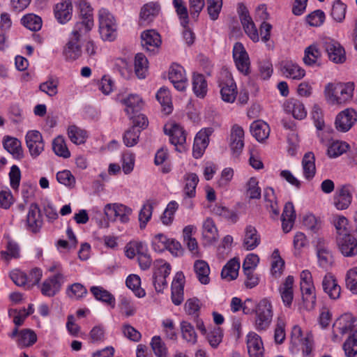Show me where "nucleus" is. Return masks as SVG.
<instances>
[{"label":"nucleus","mask_w":357,"mask_h":357,"mask_svg":"<svg viewBox=\"0 0 357 357\" xmlns=\"http://www.w3.org/2000/svg\"><path fill=\"white\" fill-rule=\"evenodd\" d=\"M142 45L149 52H154L161 44L160 34L155 30H146L141 35Z\"/></svg>","instance_id":"nucleus-26"},{"label":"nucleus","mask_w":357,"mask_h":357,"mask_svg":"<svg viewBox=\"0 0 357 357\" xmlns=\"http://www.w3.org/2000/svg\"><path fill=\"white\" fill-rule=\"evenodd\" d=\"M356 322V319L351 314L342 316L334 325V332L342 335L350 333Z\"/></svg>","instance_id":"nucleus-33"},{"label":"nucleus","mask_w":357,"mask_h":357,"mask_svg":"<svg viewBox=\"0 0 357 357\" xmlns=\"http://www.w3.org/2000/svg\"><path fill=\"white\" fill-rule=\"evenodd\" d=\"M54 16L60 24H66L72 17V0H61L54 8Z\"/></svg>","instance_id":"nucleus-20"},{"label":"nucleus","mask_w":357,"mask_h":357,"mask_svg":"<svg viewBox=\"0 0 357 357\" xmlns=\"http://www.w3.org/2000/svg\"><path fill=\"white\" fill-rule=\"evenodd\" d=\"M233 58L237 69L243 75L250 73L249 56L241 43H236L233 47Z\"/></svg>","instance_id":"nucleus-11"},{"label":"nucleus","mask_w":357,"mask_h":357,"mask_svg":"<svg viewBox=\"0 0 357 357\" xmlns=\"http://www.w3.org/2000/svg\"><path fill=\"white\" fill-rule=\"evenodd\" d=\"M90 292L96 300L110 306L112 308L115 307L116 299L114 296L102 287L92 286L90 288Z\"/></svg>","instance_id":"nucleus-31"},{"label":"nucleus","mask_w":357,"mask_h":357,"mask_svg":"<svg viewBox=\"0 0 357 357\" xmlns=\"http://www.w3.org/2000/svg\"><path fill=\"white\" fill-rule=\"evenodd\" d=\"M322 288L328 296L332 300H337L341 295V287L335 277L331 273H327L322 280Z\"/></svg>","instance_id":"nucleus-21"},{"label":"nucleus","mask_w":357,"mask_h":357,"mask_svg":"<svg viewBox=\"0 0 357 357\" xmlns=\"http://www.w3.org/2000/svg\"><path fill=\"white\" fill-rule=\"evenodd\" d=\"M230 146L231 150L239 154L244 146V130L238 125H234L231 130Z\"/></svg>","instance_id":"nucleus-28"},{"label":"nucleus","mask_w":357,"mask_h":357,"mask_svg":"<svg viewBox=\"0 0 357 357\" xmlns=\"http://www.w3.org/2000/svg\"><path fill=\"white\" fill-rule=\"evenodd\" d=\"M264 198L266 208L272 213V218L278 217L280 214V210L274 190L272 188H266L264 192Z\"/></svg>","instance_id":"nucleus-40"},{"label":"nucleus","mask_w":357,"mask_h":357,"mask_svg":"<svg viewBox=\"0 0 357 357\" xmlns=\"http://www.w3.org/2000/svg\"><path fill=\"white\" fill-rule=\"evenodd\" d=\"M260 243V236L252 225H247L243 240V246L247 250H252Z\"/></svg>","instance_id":"nucleus-30"},{"label":"nucleus","mask_w":357,"mask_h":357,"mask_svg":"<svg viewBox=\"0 0 357 357\" xmlns=\"http://www.w3.org/2000/svg\"><path fill=\"white\" fill-rule=\"evenodd\" d=\"M356 121V112L351 108H347L337 115L335 126L338 131L346 132L350 130Z\"/></svg>","instance_id":"nucleus-13"},{"label":"nucleus","mask_w":357,"mask_h":357,"mask_svg":"<svg viewBox=\"0 0 357 357\" xmlns=\"http://www.w3.org/2000/svg\"><path fill=\"white\" fill-rule=\"evenodd\" d=\"M220 94L222 100L227 102H234L237 95L236 85L230 75H227L226 79L220 83Z\"/></svg>","instance_id":"nucleus-24"},{"label":"nucleus","mask_w":357,"mask_h":357,"mask_svg":"<svg viewBox=\"0 0 357 357\" xmlns=\"http://www.w3.org/2000/svg\"><path fill=\"white\" fill-rule=\"evenodd\" d=\"M63 283V275L57 273L44 280L40 287L41 293L45 296L53 297L60 291Z\"/></svg>","instance_id":"nucleus-12"},{"label":"nucleus","mask_w":357,"mask_h":357,"mask_svg":"<svg viewBox=\"0 0 357 357\" xmlns=\"http://www.w3.org/2000/svg\"><path fill=\"white\" fill-rule=\"evenodd\" d=\"M315 250L319 267L325 271L329 270L334 263V256L327 242L323 238H318Z\"/></svg>","instance_id":"nucleus-5"},{"label":"nucleus","mask_w":357,"mask_h":357,"mask_svg":"<svg viewBox=\"0 0 357 357\" xmlns=\"http://www.w3.org/2000/svg\"><path fill=\"white\" fill-rule=\"evenodd\" d=\"M169 79L174 88L179 91L185 90L188 84V79L185 70L178 64H173L169 70Z\"/></svg>","instance_id":"nucleus-17"},{"label":"nucleus","mask_w":357,"mask_h":357,"mask_svg":"<svg viewBox=\"0 0 357 357\" xmlns=\"http://www.w3.org/2000/svg\"><path fill=\"white\" fill-rule=\"evenodd\" d=\"M202 236L207 244L214 243L218 239V229L213 220L210 218H206L203 222Z\"/></svg>","instance_id":"nucleus-32"},{"label":"nucleus","mask_w":357,"mask_h":357,"mask_svg":"<svg viewBox=\"0 0 357 357\" xmlns=\"http://www.w3.org/2000/svg\"><path fill=\"white\" fill-rule=\"evenodd\" d=\"M246 344L250 357H264V344L258 334L250 332L246 335Z\"/></svg>","instance_id":"nucleus-18"},{"label":"nucleus","mask_w":357,"mask_h":357,"mask_svg":"<svg viewBox=\"0 0 357 357\" xmlns=\"http://www.w3.org/2000/svg\"><path fill=\"white\" fill-rule=\"evenodd\" d=\"M291 339L293 344L301 346L304 354L306 355L310 354L313 344V339L311 334H307L305 337H303L301 327L294 326L291 331Z\"/></svg>","instance_id":"nucleus-16"},{"label":"nucleus","mask_w":357,"mask_h":357,"mask_svg":"<svg viewBox=\"0 0 357 357\" xmlns=\"http://www.w3.org/2000/svg\"><path fill=\"white\" fill-rule=\"evenodd\" d=\"M254 327L258 332L268 330L272 322L273 311L271 302L267 298L261 299L255 309Z\"/></svg>","instance_id":"nucleus-2"},{"label":"nucleus","mask_w":357,"mask_h":357,"mask_svg":"<svg viewBox=\"0 0 357 357\" xmlns=\"http://www.w3.org/2000/svg\"><path fill=\"white\" fill-rule=\"evenodd\" d=\"M321 55V52L316 45H310L305 50L303 60L306 66L312 67L317 65L319 66L318 61Z\"/></svg>","instance_id":"nucleus-42"},{"label":"nucleus","mask_w":357,"mask_h":357,"mask_svg":"<svg viewBox=\"0 0 357 357\" xmlns=\"http://www.w3.org/2000/svg\"><path fill=\"white\" fill-rule=\"evenodd\" d=\"M250 132L257 141L263 142L270 135V128L268 124L265 121L258 120L252 123Z\"/></svg>","instance_id":"nucleus-36"},{"label":"nucleus","mask_w":357,"mask_h":357,"mask_svg":"<svg viewBox=\"0 0 357 357\" xmlns=\"http://www.w3.org/2000/svg\"><path fill=\"white\" fill-rule=\"evenodd\" d=\"M240 264L236 259L229 261L221 271V277L227 281L236 279L238 276Z\"/></svg>","instance_id":"nucleus-41"},{"label":"nucleus","mask_w":357,"mask_h":357,"mask_svg":"<svg viewBox=\"0 0 357 357\" xmlns=\"http://www.w3.org/2000/svg\"><path fill=\"white\" fill-rule=\"evenodd\" d=\"M192 90L199 98H204L207 92V83L204 75L194 74L192 78Z\"/></svg>","instance_id":"nucleus-44"},{"label":"nucleus","mask_w":357,"mask_h":357,"mask_svg":"<svg viewBox=\"0 0 357 357\" xmlns=\"http://www.w3.org/2000/svg\"><path fill=\"white\" fill-rule=\"evenodd\" d=\"M343 349L347 357L357 356V331L351 334L343 344Z\"/></svg>","instance_id":"nucleus-52"},{"label":"nucleus","mask_w":357,"mask_h":357,"mask_svg":"<svg viewBox=\"0 0 357 357\" xmlns=\"http://www.w3.org/2000/svg\"><path fill=\"white\" fill-rule=\"evenodd\" d=\"M324 45L331 61L335 63H342L346 61L344 49L337 41L327 38Z\"/></svg>","instance_id":"nucleus-14"},{"label":"nucleus","mask_w":357,"mask_h":357,"mask_svg":"<svg viewBox=\"0 0 357 357\" xmlns=\"http://www.w3.org/2000/svg\"><path fill=\"white\" fill-rule=\"evenodd\" d=\"M164 131L169 136L170 142L174 145H182L186 141V134L183 128L176 123H169L165 126Z\"/></svg>","instance_id":"nucleus-19"},{"label":"nucleus","mask_w":357,"mask_h":357,"mask_svg":"<svg viewBox=\"0 0 357 357\" xmlns=\"http://www.w3.org/2000/svg\"><path fill=\"white\" fill-rule=\"evenodd\" d=\"M160 11V6L156 3H149L144 5L140 12V19L146 23H149L157 16Z\"/></svg>","instance_id":"nucleus-43"},{"label":"nucleus","mask_w":357,"mask_h":357,"mask_svg":"<svg viewBox=\"0 0 357 357\" xmlns=\"http://www.w3.org/2000/svg\"><path fill=\"white\" fill-rule=\"evenodd\" d=\"M301 163L303 176L307 180H311L316 174L314 154L311 151L305 153L303 157Z\"/></svg>","instance_id":"nucleus-34"},{"label":"nucleus","mask_w":357,"mask_h":357,"mask_svg":"<svg viewBox=\"0 0 357 357\" xmlns=\"http://www.w3.org/2000/svg\"><path fill=\"white\" fill-rule=\"evenodd\" d=\"M337 247L340 252L345 257L357 255V239L351 234H341L336 238Z\"/></svg>","instance_id":"nucleus-7"},{"label":"nucleus","mask_w":357,"mask_h":357,"mask_svg":"<svg viewBox=\"0 0 357 357\" xmlns=\"http://www.w3.org/2000/svg\"><path fill=\"white\" fill-rule=\"evenodd\" d=\"M68 135L70 141L75 144H83L86 138V132L75 126L68 127Z\"/></svg>","instance_id":"nucleus-56"},{"label":"nucleus","mask_w":357,"mask_h":357,"mask_svg":"<svg viewBox=\"0 0 357 357\" xmlns=\"http://www.w3.org/2000/svg\"><path fill=\"white\" fill-rule=\"evenodd\" d=\"M173 4L176 9V12L180 20L181 24L183 27H186L189 23L188 12L183 0H173Z\"/></svg>","instance_id":"nucleus-54"},{"label":"nucleus","mask_w":357,"mask_h":357,"mask_svg":"<svg viewBox=\"0 0 357 357\" xmlns=\"http://www.w3.org/2000/svg\"><path fill=\"white\" fill-rule=\"evenodd\" d=\"M349 145L344 142L335 141L331 144L328 149V155L330 158H337L345 153Z\"/></svg>","instance_id":"nucleus-62"},{"label":"nucleus","mask_w":357,"mask_h":357,"mask_svg":"<svg viewBox=\"0 0 357 357\" xmlns=\"http://www.w3.org/2000/svg\"><path fill=\"white\" fill-rule=\"evenodd\" d=\"M75 6L79 9L82 17V22L76 24H82L81 30L89 32L93 26V8L87 0H76Z\"/></svg>","instance_id":"nucleus-8"},{"label":"nucleus","mask_w":357,"mask_h":357,"mask_svg":"<svg viewBox=\"0 0 357 357\" xmlns=\"http://www.w3.org/2000/svg\"><path fill=\"white\" fill-rule=\"evenodd\" d=\"M119 307L122 313L127 317L134 315L136 311L131 298L124 295L119 297Z\"/></svg>","instance_id":"nucleus-61"},{"label":"nucleus","mask_w":357,"mask_h":357,"mask_svg":"<svg viewBox=\"0 0 357 357\" xmlns=\"http://www.w3.org/2000/svg\"><path fill=\"white\" fill-rule=\"evenodd\" d=\"M151 345L157 357H167V348L160 336H154Z\"/></svg>","instance_id":"nucleus-64"},{"label":"nucleus","mask_w":357,"mask_h":357,"mask_svg":"<svg viewBox=\"0 0 357 357\" xmlns=\"http://www.w3.org/2000/svg\"><path fill=\"white\" fill-rule=\"evenodd\" d=\"M43 225L40 210L36 204H31L26 215V227L29 231L36 233Z\"/></svg>","instance_id":"nucleus-22"},{"label":"nucleus","mask_w":357,"mask_h":357,"mask_svg":"<svg viewBox=\"0 0 357 357\" xmlns=\"http://www.w3.org/2000/svg\"><path fill=\"white\" fill-rule=\"evenodd\" d=\"M285 109L291 112L293 116L296 119H303L307 116V111L304 105L298 100L289 99L284 104Z\"/></svg>","instance_id":"nucleus-37"},{"label":"nucleus","mask_w":357,"mask_h":357,"mask_svg":"<svg viewBox=\"0 0 357 357\" xmlns=\"http://www.w3.org/2000/svg\"><path fill=\"white\" fill-rule=\"evenodd\" d=\"M141 130H136L134 127L129 128L124 133L123 140L128 147H132L139 142Z\"/></svg>","instance_id":"nucleus-63"},{"label":"nucleus","mask_w":357,"mask_h":357,"mask_svg":"<svg viewBox=\"0 0 357 357\" xmlns=\"http://www.w3.org/2000/svg\"><path fill=\"white\" fill-rule=\"evenodd\" d=\"M21 22L26 28L32 31H39L43 24L41 17L33 13H29L24 15L21 19Z\"/></svg>","instance_id":"nucleus-47"},{"label":"nucleus","mask_w":357,"mask_h":357,"mask_svg":"<svg viewBox=\"0 0 357 357\" xmlns=\"http://www.w3.org/2000/svg\"><path fill=\"white\" fill-rule=\"evenodd\" d=\"M185 194L189 197H194L196 194V187L199 182V178L195 173H188L184 176Z\"/></svg>","instance_id":"nucleus-46"},{"label":"nucleus","mask_w":357,"mask_h":357,"mask_svg":"<svg viewBox=\"0 0 357 357\" xmlns=\"http://www.w3.org/2000/svg\"><path fill=\"white\" fill-rule=\"evenodd\" d=\"M354 85L351 83L334 85L328 83L324 90L325 96L333 105H340L351 100L353 96Z\"/></svg>","instance_id":"nucleus-1"},{"label":"nucleus","mask_w":357,"mask_h":357,"mask_svg":"<svg viewBox=\"0 0 357 357\" xmlns=\"http://www.w3.org/2000/svg\"><path fill=\"white\" fill-rule=\"evenodd\" d=\"M156 98L163 107L165 114H169L172 112V101L169 91L164 88H161L156 93Z\"/></svg>","instance_id":"nucleus-51"},{"label":"nucleus","mask_w":357,"mask_h":357,"mask_svg":"<svg viewBox=\"0 0 357 357\" xmlns=\"http://www.w3.org/2000/svg\"><path fill=\"white\" fill-rule=\"evenodd\" d=\"M148 60L142 53H138L135 58V70L139 79H144L148 72Z\"/></svg>","instance_id":"nucleus-49"},{"label":"nucleus","mask_w":357,"mask_h":357,"mask_svg":"<svg viewBox=\"0 0 357 357\" xmlns=\"http://www.w3.org/2000/svg\"><path fill=\"white\" fill-rule=\"evenodd\" d=\"M26 146L31 155L36 158L44 151L45 143L41 133L38 130H29L25 136Z\"/></svg>","instance_id":"nucleus-10"},{"label":"nucleus","mask_w":357,"mask_h":357,"mask_svg":"<svg viewBox=\"0 0 357 357\" xmlns=\"http://www.w3.org/2000/svg\"><path fill=\"white\" fill-rule=\"evenodd\" d=\"M118 98L125 106V112L128 116L134 115L144 107V101L138 94L130 93L127 96L119 95Z\"/></svg>","instance_id":"nucleus-15"},{"label":"nucleus","mask_w":357,"mask_h":357,"mask_svg":"<svg viewBox=\"0 0 357 357\" xmlns=\"http://www.w3.org/2000/svg\"><path fill=\"white\" fill-rule=\"evenodd\" d=\"M346 10L347 6L340 0H336L332 5L331 15L335 21L341 22L345 17Z\"/></svg>","instance_id":"nucleus-55"},{"label":"nucleus","mask_w":357,"mask_h":357,"mask_svg":"<svg viewBox=\"0 0 357 357\" xmlns=\"http://www.w3.org/2000/svg\"><path fill=\"white\" fill-rule=\"evenodd\" d=\"M284 266V260L280 257V252L275 249L272 253L271 273L275 277L281 275Z\"/></svg>","instance_id":"nucleus-58"},{"label":"nucleus","mask_w":357,"mask_h":357,"mask_svg":"<svg viewBox=\"0 0 357 357\" xmlns=\"http://www.w3.org/2000/svg\"><path fill=\"white\" fill-rule=\"evenodd\" d=\"M210 130L206 129L200 130L195 136L193 144V156L199 158L204 154L208 145Z\"/></svg>","instance_id":"nucleus-25"},{"label":"nucleus","mask_w":357,"mask_h":357,"mask_svg":"<svg viewBox=\"0 0 357 357\" xmlns=\"http://www.w3.org/2000/svg\"><path fill=\"white\" fill-rule=\"evenodd\" d=\"M153 210V205L148 202L143 205L139 213V227L141 229L145 228L147 222L151 220Z\"/></svg>","instance_id":"nucleus-60"},{"label":"nucleus","mask_w":357,"mask_h":357,"mask_svg":"<svg viewBox=\"0 0 357 357\" xmlns=\"http://www.w3.org/2000/svg\"><path fill=\"white\" fill-rule=\"evenodd\" d=\"M132 210L122 204H107L104 207V213L108 220H119L121 223H128Z\"/></svg>","instance_id":"nucleus-6"},{"label":"nucleus","mask_w":357,"mask_h":357,"mask_svg":"<svg viewBox=\"0 0 357 357\" xmlns=\"http://www.w3.org/2000/svg\"><path fill=\"white\" fill-rule=\"evenodd\" d=\"M352 193L350 186L344 185L338 187L333 197V205L339 210L347 209L352 202Z\"/></svg>","instance_id":"nucleus-9"},{"label":"nucleus","mask_w":357,"mask_h":357,"mask_svg":"<svg viewBox=\"0 0 357 357\" xmlns=\"http://www.w3.org/2000/svg\"><path fill=\"white\" fill-rule=\"evenodd\" d=\"M180 327L183 339L190 344H196L197 335L193 326L188 321H183L180 324Z\"/></svg>","instance_id":"nucleus-45"},{"label":"nucleus","mask_w":357,"mask_h":357,"mask_svg":"<svg viewBox=\"0 0 357 357\" xmlns=\"http://www.w3.org/2000/svg\"><path fill=\"white\" fill-rule=\"evenodd\" d=\"M99 33L103 40L113 41L117 36L116 20L105 8L98 11Z\"/></svg>","instance_id":"nucleus-4"},{"label":"nucleus","mask_w":357,"mask_h":357,"mask_svg":"<svg viewBox=\"0 0 357 357\" xmlns=\"http://www.w3.org/2000/svg\"><path fill=\"white\" fill-rule=\"evenodd\" d=\"M37 340L36 334L31 329H23L19 332L17 344L21 347L33 345Z\"/></svg>","instance_id":"nucleus-48"},{"label":"nucleus","mask_w":357,"mask_h":357,"mask_svg":"<svg viewBox=\"0 0 357 357\" xmlns=\"http://www.w3.org/2000/svg\"><path fill=\"white\" fill-rule=\"evenodd\" d=\"M282 74L287 78L292 79H301L305 75V70L297 63L291 61L282 62L281 66Z\"/></svg>","instance_id":"nucleus-27"},{"label":"nucleus","mask_w":357,"mask_h":357,"mask_svg":"<svg viewBox=\"0 0 357 357\" xmlns=\"http://www.w3.org/2000/svg\"><path fill=\"white\" fill-rule=\"evenodd\" d=\"M52 149L56 155L63 158H68L70 156V153L66 146L63 137H56L52 142Z\"/></svg>","instance_id":"nucleus-53"},{"label":"nucleus","mask_w":357,"mask_h":357,"mask_svg":"<svg viewBox=\"0 0 357 357\" xmlns=\"http://www.w3.org/2000/svg\"><path fill=\"white\" fill-rule=\"evenodd\" d=\"M240 20L245 33L250 38V39L252 40L254 43L259 42V36L258 30L245 8L241 10L240 13Z\"/></svg>","instance_id":"nucleus-23"},{"label":"nucleus","mask_w":357,"mask_h":357,"mask_svg":"<svg viewBox=\"0 0 357 357\" xmlns=\"http://www.w3.org/2000/svg\"><path fill=\"white\" fill-rule=\"evenodd\" d=\"M194 271L199 282L202 284L210 282V268L208 263L204 260H196L194 263Z\"/></svg>","instance_id":"nucleus-39"},{"label":"nucleus","mask_w":357,"mask_h":357,"mask_svg":"<svg viewBox=\"0 0 357 357\" xmlns=\"http://www.w3.org/2000/svg\"><path fill=\"white\" fill-rule=\"evenodd\" d=\"M296 213L294 205L291 202H287L284 207L282 214V227L284 232L290 231L294 224Z\"/></svg>","instance_id":"nucleus-35"},{"label":"nucleus","mask_w":357,"mask_h":357,"mask_svg":"<svg viewBox=\"0 0 357 357\" xmlns=\"http://www.w3.org/2000/svg\"><path fill=\"white\" fill-rule=\"evenodd\" d=\"M66 294L70 298L79 300L87 294L86 287L80 283H74L68 287Z\"/></svg>","instance_id":"nucleus-57"},{"label":"nucleus","mask_w":357,"mask_h":357,"mask_svg":"<svg viewBox=\"0 0 357 357\" xmlns=\"http://www.w3.org/2000/svg\"><path fill=\"white\" fill-rule=\"evenodd\" d=\"M294 277L289 275L286 278L284 282L279 287V292L281 298L286 307H289L291 305L294 299Z\"/></svg>","instance_id":"nucleus-29"},{"label":"nucleus","mask_w":357,"mask_h":357,"mask_svg":"<svg viewBox=\"0 0 357 357\" xmlns=\"http://www.w3.org/2000/svg\"><path fill=\"white\" fill-rule=\"evenodd\" d=\"M82 24H75L70 33L68 40L63 47V54L67 61H73L78 59L82 54L80 45L82 36L86 33L84 30L80 29Z\"/></svg>","instance_id":"nucleus-3"},{"label":"nucleus","mask_w":357,"mask_h":357,"mask_svg":"<svg viewBox=\"0 0 357 357\" xmlns=\"http://www.w3.org/2000/svg\"><path fill=\"white\" fill-rule=\"evenodd\" d=\"M126 283V286L133 291L136 296L142 298L145 296V291L140 287L141 279L137 275L131 274L128 275Z\"/></svg>","instance_id":"nucleus-50"},{"label":"nucleus","mask_w":357,"mask_h":357,"mask_svg":"<svg viewBox=\"0 0 357 357\" xmlns=\"http://www.w3.org/2000/svg\"><path fill=\"white\" fill-rule=\"evenodd\" d=\"M3 147L16 159L24 156L21 142L17 138L6 136L3 139Z\"/></svg>","instance_id":"nucleus-38"},{"label":"nucleus","mask_w":357,"mask_h":357,"mask_svg":"<svg viewBox=\"0 0 357 357\" xmlns=\"http://www.w3.org/2000/svg\"><path fill=\"white\" fill-rule=\"evenodd\" d=\"M178 208V204L175 201H172L167 204L165 211L160 217V220L163 225H169L172 224L174 220V214Z\"/></svg>","instance_id":"nucleus-59"}]
</instances>
